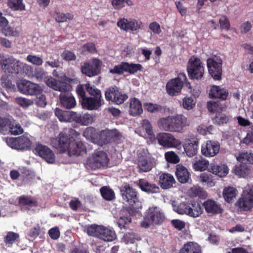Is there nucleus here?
I'll list each match as a JSON object with an SVG mask.
<instances>
[{
  "mask_svg": "<svg viewBox=\"0 0 253 253\" xmlns=\"http://www.w3.org/2000/svg\"><path fill=\"white\" fill-rule=\"evenodd\" d=\"M173 210L179 214H186L187 215L190 203L187 202L178 203L175 201L171 202Z\"/></svg>",
  "mask_w": 253,
  "mask_h": 253,
  "instance_id": "c9c22d12",
  "label": "nucleus"
},
{
  "mask_svg": "<svg viewBox=\"0 0 253 253\" xmlns=\"http://www.w3.org/2000/svg\"><path fill=\"white\" fill-rule=\"evenodd\" d=\"M209 74L215 80H220L222 75V60L220 56H214L207 60Z\"/></svg>",
  "mask_w": 253,
  "mask_h": 253,
  "instance_id": "9d476101",
  "label": "nucleus"
},
{
  "mask_svg": "<svg viewBox=\"0 0 253 253\" xmlns=\"http://www.w3.org/2000/svg\"><path fill=\"white\" fill-rule=\"evenodd\" d=\"M229 95L227 89L218 85H212L209 89V96L211 98H218L225 100Z\"/></svg>",
  "mask_w": 253,
  "mask_h": 253,
  "instance_id": "393cba45",
  "label": "nucleus"
},
{
  "mask_svg": "<svg viewBox=\"0 0 253 253\" xmlns=\"http://www.w3.org/2000/svg\"><path fill=\"white\" fill-rule=\"evenodd\" d=\"M84 86L86 91L90 95L93 96V97H98L102 98L100 91L96 88L94 86H91L90 84H84Z\"/></svg>",
  "mask_w": 253,
  "mask_h": 253,
  "instance_id": "bf43d9fd",
  "label": "nucleus"
},
{
  "mask_svg": "<svg viewBox=\"0 0 253 253\" xmlns=\"http://www.w3.org/2000/svg\"><path fill=\"white\" fill-rule=\"evenodd\" d=\"M110 2L115 9H121L124 7L126 4L129 6L133 5V2L131 0H110Z\"/></svg>",
  "mask_w": 253,
  "mask_h": 253,
  "instance_id": "49530a36",
  "label": "nucleus"
},
{
  "mask_svg": "<svg viewBox=\"0 0 253 253\" xmlns=\"http://www.w3.org/2000/svg\"><path fill=\"white\" fill-rule=\"evenodd\" d=\"M156 139L159 144L166 148H178L181 146V142L180 140L176 138L172 134L166 132H161L157 134Z\"/></svg>",
  "mask_w": 253,
  "mask_h": 253,
  "instance_id": "4468645a",
  "label": "nucleus"
},
{
  "mask_svg": "<svg viewBox=\"0 0 253 253\" xmlns=\"http://www.w3.org/2000/svg\"><path fill=\"white\" fill-rule=\"evenodd\" d=\"M139 135L147 139V143L151 144L156 140L152 125L150 121L145 119L142 121L141 126L139 129Z\"/></svg>",
  "mask_w": 253,
  "mask_h": 253,
  "instance_id": "412c9836",
  "label": "nucleus"
},
{
  "mask_svg": "<svg viewBox=\"0 0 253 253\" xmlns=\"http://www.w3.org/2000/svg\"><path fill=\"white\" fill-rule=\"evenodd\" d=\"M190 125V122L184 115L177 114L172 116V132H182L184 128Z\"/></svg>",
  "mask_w": 253,
  "mask_h": 253,
  "instance_id": "5701e85b",
  "label": "nucleus"
},
{
  "mask_svg": "<svg viewBox=\"0 0 253 253\" xmlns=\"http://www.w3.org/2000/svg\"><path fill=\"white\" fill-rule=\"evenodd\" d=\"M165 218V214L160 208L152 206L146 210L143 220L140 223V225L141 227L147 228L151 225L161 224Z\"/></svg>",
  "mask_w": 253,
  "mask_h": 253,
  "instance_id": "7ed1b4c3",
  "label": "nucleus"
},
{
  "mask_svg": "<svg viewBox=\"0 0 253 253\" xmlns=\"http://www.w3.org/2000/svg\"><path fill=\"white\" fill-rule=\"evenodd\" d=\"M15 101L17 104L23 108H27L33 104L34 103L32 100L23 97H17L15 99Z\"/></svg>",
  "mask_w": 253,
  "mask_h": 253,
  "instance_id": "0e129e2a",
  "label": "nucleus"
},
{
  "mask_svg": "<svg viewBox=\"0 0 253 253\" xmlns=\"http://www.w3.org/2000/svg\"><path fill=\"white\" fill-rule=\"evenodd\" d=\"M187 72L189 76L194 79H200L203 77L205 69L199 58L195 56L190 58L188 63Z\"/></svg>",
  "mask_w": 253,
  "mask_h": 253,
  "instance_id": "1a4fd4ad",
  "label": "nucleus"
},
{
  "mask_svg": "<svg viewBox=\"0 0 253 253\" xmlns=\"http://www.w3.org/2000/svg\"><path fill=\"white\" fill-rule=\"evenodd\" d=\"M165 157L169 163L176 164L180 161L179 157L173 151L166 152L165 154Z\"/></svg>",
  "mask_w": 253,
  "mask_h": 253,
  "instance_id": "13d9d810",
  "label": "nucleus"
},
{
  "mask_svg": "<svg viewBox=\"0 0 253 253\" xmlns=\"http://www.w3.org/2000/svg\"><path fill=\"white\" fill-rule=\"evenodd\" d=\"M199 142L193 139H188L185 140L183 145L184 152L189 157H192L196 155L198 150Z\"/></svg>",
  "mask_w": 253,
  "mask_h": 253,
  "instance_id": "bb28decb",
  "label": "nucleus"
},
{
  "mask_svg": "<svg viewBox=\"0 0 253 253\" xmlns=\"http://www.w3.org/2000/svg\"><path fill=\"white\" fill-rule=\"evenodd\" d=\"M19 90L22 93L28 95H38L42 92V88L38 84L27 80H22L17 83Z\"/></svg>",
  "mask_w": 253,
  "mask_h": 253,
  "instance_id": "2eb2a0df",
  "label": "nucleus"
},
{
  "mask_svg": "<svg viewBox=\"0 0 253 253\" xmlns=\"http://www.w3.org/2000/svg\"><path fill=\"white\" fill-rule=\"evenodd\" d=\"M228 121V117L225 114L218 115L213 119V123L219 125L227 123Z\"/></svg>",
  "mask_w": 253,
  "mask_h": 253,
  "instance_id": "338daca9",
  "label": "nucleus"
},
{
  "mask_svg": "<svg viewBox=\"0 0 253 253\" xmlns=\"http://www.w3.org/2000/svg\"><path fill=\"white\" fill-rule=\"evenodd\" d=\"M209 166V161L202 157L195 158L192 162V167L195 171H203L206 170Z\"/></svg>",
  "mask_w": 253,
  "mask_h": 253,
  "instance_id": "f704fd0d",
  "label": "nucleus"
},
{
  "mask_svg": "<svg viewBox=\"0 0 253 253\" xmlns=\"http://www.w3.org/2000/svg\"><path fill=\"white\" fill-rule=\"evenodd\" d=\"M101 64L102 62L100 60L92 58L81 65V72L89 77L96 76L100 72Z\"/></svg>",
  "mask_w": 253,
  "mask_h": 253,
  "instance_id": "ddd939ff",
  "label": "nucleus"
},
{
  "mask_svg": "<svg viewBox=\"0 0 253 253\" xmlns=\"http://www.w3.org/2000/svg\"><path fill=\"white\" fill-rule=\"evenodd\" d=\"M240 211H247L253 208V186H246L236 203Z\"/></svg>",
  "mask_w": 253,
  "mask_h": 253,
  "instance_id": "423d86ee",
  "label": "nucleus"
},
{
  "mask_svg": "<svg viewBox=\"0 0 253 253\" xmlns=\"http://www.w3.org/2000/svg\"><path fill=\"white\" fill-rule=\"evenodd\" d=\"M11 122V121L8 119L0 117V131L2 133H5L8 131Z\"/></svg>",
  "mask_w": 253,
  "mask_h": 253,
  "instance_id": "69168bd1",
  "label": "nucleus"
},
{
  "mask_svg": "<svg viewBox=\"0 0 253 253\" xmlns=\"http://www.w3.org/2000/svg\"><path fill=\"white\" fill-rule=\"evenodd\" d=\"M139 186L140 189L147 193H155L159 191V187L155 184L149 183L146 180L141 179L139 181Z\"/></svg>",
  "mask_w": 253,
  "mask_h": 253,
  "instance_id": "4c0bfd02",
  "label": "nucleus"
},
{
  "mask_svg": "<svg viewBox=\"0 0 253 253\" xmlns=\"http://www.w3.org/2000/svg\"><path fill=\"white\" fill-rule=\"evenodd\" d=\"M179 253H201V249L197 243L188 242L184 245Z\"/></svg>",
  "mask_w": 253,
  "mask_h": 253,
  "instance_id": "ea45409f",
  "label": "nucleus"
},
{
  "mask_svg": "<svg viewBox=\"0 0 253 253\" xmlns=\"http://www.w3.org/2000/svg\"><path fill=\"white\" fill-rule=\"evenodd\" d=\"M51 15L59 23L66 22L68 19V17L66 14L57 10L51 11Z\"/></svg>",
  "mask_w": 253,
  "mask_h": 253,
  "instance_id": "680f3d73",
  "label": "nucleus"
},
{
  "mask_svg": "<svg viewBox=\"0 0 253 253\" xmlns=\"http://www.w3.org/2000/svg\"><path fill=\"white\" fill-rule=\"evenodd\" d=\"M143 112L140 101L136 98L131 99L129 102V113L131 116H136Z\"/></svg>",
  "mask_w": 253,
  "mask_h": 253,
  "instance_id": "473e14b6",
  "label": "nucleus"
},
{
  "mask_svg": "<svg viewBox=\"0 0 253 253\" xmlns=\"http://www.w3.org/2000/svg\"><path fill=\"white\" fill-rule=\"evenodd\" d=\"M8 130L13 135H18L23 132L21 126L14 121H11Z\"/></svg>",
  "mask_w": 253,
  "mask_h": 253,
  "instance_id": "5fc2aeb1",
  "label": "nucleus"
},
{
  "mask_svg": "<svg viewBox=\"0 0 253 253\" xmlns=\"http://www.w3.org/2000/svg\"><path fill=\"white\" fill-rule=\"evenodd\" d=\"M55 116L62 122H71L74 121L75 112L73 111H63L56 108L54 111Z\"/></svg>",
  "mask_w": 253,
  "mask_h": 253,
  "instance_id": "c756f323",
  "label": "nucleus"
},
{
  "mask_svg": "<svg viewBox=\"0 0 253 253\" xmlns=\"http://www.w3.org/2000/svg\"><path fill=\"white\" fill-rule=\"evenodd\" d=\"M119 136L120 133L116 129L104 130L97 134L95 143L102 146L110 142L112 139H116Z\"/></svg>",
  "mask_w": 253,
  "mask_h": 253,
  "instance_id": "a211bd4d",
  "label": "nucleus"
},
{
  "mask_svg": "<svg viewBox=\"0 0 253 253\" xmlns=\"http://www.w3.org/2000/svg\"><path fill=\"white\" fill-rule=\"evenodd\" d=\"M95 116L88 113L84 114H77L75 112L74 121L82 126H88L94 122Z\"/></svg>",
  "mask_w": 253,
  "mask_h": 253,
  "instance_id": "cd10ccee",
  "label": "nucleus"
},
{
  "mask_svg": "<svg viewBox=\"0 0 253 253\" xmlns=\"http://www.w3.org/2000/svg\"><path fill=\"white\" fill-rule=\"evenodd\" d=\"M240 163L239 165H236L235 167L233 169L234 172L236 175L240 177H245L250 174V168L247 165V162H246V163Z\"/></svg>",
  "mask_w": 253,
  "mask_h": 253,
  "instance_id": "a19ab883",
  "label": "nucleus"
},
{
  "mask_svg": "<svg viewBox=\"0 0 253 253\" xmlns=\"http://www.w3.org/2000/svg\"><path fill=\"white\" fill-rule=\"evenodd\" d=\"M137 165L140 169L143 172L150 171L155 165V161L147 149L140 148L137 151Z\"/></svg>",
  "mask_w": 253,
  "mask_h": 253,
  "instance_id": "6e6552de",
  "label": "nucleus"
},
{
  "mask_svg": "<svg viewBox=\"0 0 253 253\" xmlns=\"http://www.w3.org/2000/svg\"><path fill=\"white\" fill-rule=\"evenodd\" d=\"M175 180L173 176L169 173H164L159 177V184L164 189H169L171 187Z\"/></svg>",
  "mask_w": 253,
  "mask_h": 253,
  "instance_id": "7c9ffc66",
  "label": "nucleus"
},
{
  "mask_svg": "<svg viewBox=\"0 0 253 253\" xmlns=\"http://www.w3.org/2000/svg\"><path fill=\"white\" fill-rule=\"evenodd\" d=\"M53 146L61 152H67L70 156H79L85 153V147L80 141L77 142L74 139L68 138L63 133L51 141Z\"/></svg>",
  "mask_w": 253,
  "mask_h": 253,
  "instance_id": "f03ea898",
  "label": "nucleus"
},
{
  "mask_svg": "<svg viewBox=\"0 0 253 253\" xmlns=\"http://www.w3.org/2000/svg\"><path fill=\"white\" fill-rule=\"evenodd\" d=\"M127 97L126 94L123 93L116 87L109 88L105 92L106 99L117 104H122Z\"/></svg>",
  "mask_w": 253,
  "mask_h": 253,
  "instance_id": "aec40b11",
  "label": "nucleus"
},
{
  "mask_svg": "<svg viewBox=\"0 0 253 253\" xmlns=\"http://www.w3.org/2000/svg\"><path fill=\"white\" fill-rule=\"evenodd\" d=\"M117 26L121 30L126 32H137L143 30L144 28V24L139 19L121 18L118 20Z\"/></svg>",
  "mask_w": 253,
  "mask_h": 253,
  "instance_id": "9b49d317",
  "label": "nucleus"
},
{
  "mask_svg": "<svg viewBox=\"0 0 253 253\" xmlns=\"http://www.w3.org/2000/svg\"><path fill=\"white\" fill-rule=\"evenodd\" d=\"M229 169L226 165L220 164L211 166L210 171L220 177H225L229 173Z\"/></svg>",
  "mask_w": 253,
  "mask_h": 253,
  "instance_id": "2f4dec72",
  "label": "nucleus"
},
{
  "mask_svg": "<svg viewBox=\"0 0 253 253\" xmlns=\"http://www.w3.org/2000/svg\"><path fill=\"white\" fill-rule=\"evenodd\" d=\"M6 142L9 146L18 150L26 149L31 145L30 139L26 136H22L17 138H7Z\"/></svg>",
  "mask_w": 253,
  "mask_h": 253,
  "instance_id": "6ab92c4d",
  "label": "nucleus"
},
{
  "mask_svg": "<svg viewBox=\"0 0 253 253\" xmlns=\"http://www.w3.org/2000/svg\"><path fill=\"white\" fill-rule=\"evenodd\" d=\"M125 71L130 74H134L138 71H141L142 66L140 64L128 63L125 62Z\"/></svg>",
  "mask_w": 253,
  "mask_h": 253,
  "instance_id": "603ef678",
  "label": "nucleus"
},
{
  "mask_svg": "<svg viewBox=\"0 0 253 253\" xmlns=\"http://www.w3.org/2000/svg\"><path fill=\"white\" fill-rule=\"evenodd\" d=\"M203 213V209L201 205L199 202L192 201L190 203L188 216L193 218H197L201 216Z\"/></svg>",
  "mask_w": 253,
  "mask_h": 253,
  "instance_id": "72a5a7b5",
  "label": "nucleus"
},
{
  "mask_svg": "<svg viewBox=\"0 0 253 253\" xmlns=\"http://www.w3.org/2000/svg\"><path fill=\"white\" fill-rule=\"evenodd\" d=\"M85 231L88 235L97 237L104 241L111 242L116 239V234L113 231L102 225L87 226L85 227Z\"/></svg>",
  "mask_w": 253,
  "mask_h": 253,
  "instance_id": "39448f33",
  "label": "nucleus"
},
{
  "mask_svg": "<svg viewBox=\"0 0 253 253\" xmlns=\"http://www.w3.org/2000/svg\"><path fill=\"white\" fill-rule=\"evenodd\" d=\"M219 150L220 145L217 141L207 140L201 145V154L207 158L214 157L219 153Z\"/></svg>",
  "mask_w": 253,
  "mask_h": 253,
  "instance_id": "f3484780",
  "label": "nucleus"
},
{
  "mask_svg": "<svg viewBox=\"0 0 253 253\" xmlns=\"http://www.w3.org/2000/svg\"><path fill=\"white\" fill-rule=\"evenodd\" d=\"M19 238V235L18 233L9 231L4 237V242L6 245H11Z\"/></svg>",
  "mask_w": 253,
  "mask_h": 253,
  "instance_id": "6e6d98bb",
  "label": "nucleus"
},
{
  "mask_svg": "<svg viewBox=\"0 0 253 253\" xmlns=\"http://www.w3.org/2000/svg\"><path fill=\"white\" fill-rule=\"evenodd\" d=\"M149 29L154 35H160L162 33L160 25L157 22H153L149 25Z\"/></svg>",
  "mask_w": 253,
  "mask_h": 253,
  "instance_id": "774afa93",
  "label": "nucleus"
},
{
  "mask_svg": "<svg viewBox=\"0 0 253 253\" xmlns=\"http://www.w3.org/2000/svg\"><path fill=\"white\" fill-rule=\"evenodd\" d=\"M26 60L34 65L40 66L43 64L42 59L37 55H29L26 57Z\"/></svg>",
  "mask_w": 253,
  "mask_h": 253,
  "instance_id": "4d7b16f0",
  "label": "nucleus"
},
{
  "mask_svg": "<svg viewBox=\"0 0 253 253\" xmlns=\"http://www.w3.org/2000/svg\"><path fill=\"white\" fill-rule=\"evenodd\" d=\"M198 179L200 182L208 187H211L214 185L213 176L211 174L202 173L199 176Z\"/></svg>",
  "mask_w": 253,
  "mask_h": 253,
  "instance_id": "79ce46f5",
  "label": "nucleus"
},
{
  "mask_svg": "<svg viewBox=\"0 0 253 253\" xmlns=\"http://www.w3.org/2000/svg\"><path fill=\"white\" fill-rule=\"evenodd\" d=\"M196 103V99L193 98L191 97L186 96L182 99V106L187 110L193 109L195 106Z\"/></svg>",
  "mask_w": 253,
  "mask_h": 253,
  "instance_id": "3c124183",
  "label": "nucleus"
},
{
  "mask_svg": "<svg viewBox=\"0 0 253 253\" xmlns=\"http://www.w3.org/2000/svg\"><path fill=\"white\" fill-rule=\"evenodd\" d=\"M125 71V62L115 66L113 68L109 70V73L113 74H123Z\"/></svg>",
  "mask_w": 253,
  "mask_h": 253,
  "instance_id": "e2e57ef3",
  "label": "nucleus"
},
{
  "mask_svg": "<svg viewBox=\"0 0 253 253\" xmlns=\"http://www.w3.org/2000/svg\"><path fill=\"white\" fill-rule=\"evenodd\" d=\"M236 158L239 163H246L247 162L253 164V153L244 152L237 156Z\"/></svg>",
  "mask_w": 253,
  "mask_h": 253,
  "instance_id": "de8ad7c7",
  "label": "nucleus"
},
{
  "mask_svg": "<svg viewBox=\"0 0 253 253\" xmlns=\"http://www.w3.org/2000/svg\"><path fill=\"white\" fill-rule=\"evenodd\" d=\"M2 33L6 37H17L19 36L20 31L17 28L8 26V25L2 29Z\"/></svg>",
  "mask_w": 253,
  "mask_h": 253,
  "instance_id": "a18cd8bd",
  "label": "nucleus"
},
{
  "mask_svg": "<svg viewBox=\"0 0 253 253\" xmlns=\"http://www.w3.org/2000/svg\"><path fill=\"white\" fill-rule=\"evenodd\" d=\"M120 190L123 200L130 205L133 206L134 204L138 203L136 191L128 184L122 186Z\"/></svg>",
  "mask_w": 253,
  "mask_h": 253,
  "instance_id": "4be33fe9",
  "label": "nucleus"
},
{
  "mask_svg": "<svg viewBox=\"0 0 253 253\" xmlns=\"http://www.w3.org/2000/svg\"><path fill=\"white\" fill-rule=\"evenodd\" d=\"M24 63L16 60L12 56L0 55V66L8 73L22 72Z\"/></svg>",
  "mask_w": 253,
  "mask_h": 253,
  "instance_id": "0eeeda50",
  "label": "nucleus"
},
{
  "mask_svg": "<svg viewBox=\"0 0 253 253\" xmlns=\"http://www.w3.org/2000/svg\"><path fill=\"white\" fill-rule=\"evenodd\" d=\"M219 24L221 30L228 31L230 28V24L226 16L222 15L219 19Z\"/></svg>",
  "mask_w": 253,
  "mask_h": 253,
  "instance_id": "052dcab7",
  "label": "nucleus"
},
{
  "mask_svg": "<svg viewBox=\"0 0 253 253\" xmlns=\"http://www.w3.org/2000/svg\"><path fill=\"white\" fill-rule=\"evenodd\" d=\"M84 108L89 110H97L103 103L101 97H85L81 100Z\"/></svg>",
  "mask_w": 253,
  "mask_h": 253,
  "instance_id": "b1692460",
  "label": "nucleus"
},
{
  "mask_svg": "<svg viewBox=\"0 0 253 253\" xmlns=\"http://www.w3.org/2000/svg\"><path fill=\"white\" fill-rule=\"evenodd\" d=\"M100 192L102 197L108 201L114 199L115 193L114 191L107 186H104L100 189Z\"/></svg>",
  "mask_w": 253,
  "mask_h": 253,
  "instance_id": "8fccbe9b",
  "label": "nucleus"
},
{
  "mask_svg": "<svg viewBox=\"0 0 253 253\" xmlns=\"http://www.w3.org/2000/svg\"><path fill=\"white\" fill-rule=\"evenodd\" d=\"M237 189L232 186H227L223 190V197L225 201L228 203H231L238 195Z\"/></svg>",
  "mask_w": 253,
  "mask_h": 253,
  "instance_id": "58836bf2",
  "label": "nucleus"
},
{
  "mask_svg": "<svg viewBox=\"0 0 253 253\" xmlns=\"http://www.w3.org/2000/svg\"><path fill=\"white\" fill-rule=\"evenodd\" d=\"M203 206L207 213L212 215L221 214L223 212L221 205L213 200L205 201L203 203Z\"/></svg>",
  "mask_w": 253,
  "mask_h": 253,
  "instance_id": "a878e982",
  "label": "nucleus"
},
{
  "mask_svg": "<svg viewBox=\"0 0 253 253\" xmlns=\"http://www.w3.org/2000/svg\"><path fill=\"white\" fill-rule=\"evenodd\" d=\"M187 77L184 73H180L177 77L171 79L166 84L167 93L174 96L179 94L182 88L183 83L186 81Z\"/></svg>",
  "mask_w": 253,
  "mask_h": 253,
  "instance_id": "f8f14e48",
  "label": "nucleus"
},
{
  "mask_svg": "<svg viewBox=\"0 0 253 253\" xmlns=\"http://www.w3.org/2000/svg\"><path fill=\"white\" fill-rule=\"evenodd\" d=\"M175 175L178 180L182 183L187 182L190 178V173L187 169L181 164L176 166Z\"/></svg>",
  "mask_w": 253,
  "mask_h": 253,
  "instance_id": "c85d7f7f",
  "label": "nucleus"
},
{
  "mask_svg": "<svg viewBox=\"0 0 253 253\" xmlns=\"http://www.w3.org/2000/svg\"><path fill=\"white\" fill-rule=\"evenodd\" d=\"M73 80V79L64 76L60 78L59 81L50 77L45 81L46 84L49 87L62 92L59 96L60 102L63 106L67 109L73 108L76 104L75 98L68 92L65 93L71 89V86L68 83Z\"/></svg>",
  "mask_w": 253,
  "mask_h": 253,
  "instance_id": "f257e3e1",
  "label": "nucleus"
},
{
  "mask_svg": "<svg viewBox=\"0 0 253 253\" xmlns=\"http://www.w3.org/2000/svg\"><path fill=\"white\" fill-rule=\"evenodd\" d=\"M143 107L146 111L151 113L158 112L162 109V107L160 105L151 102H146L144 103Z\"/></svg>",
  "mask_w": 253,
  "mask_h": 253,
  "instance_id": "09e8293b",
  "label": "nucleus"
},
{
  "mask_svg": "<svg viewBox=\"0 0 253 253\" xmlns=\"http://www.w3.org/2000/svg\"><path fill=\"white\" fill-rule=\"evenodd\" d=\"M109 159L107 154L101 150L95 151L87 159L86 168L94 170L104 169L107 167Z\"/></svg>",
  "mask_w": 253,
  "mask_h": 253,
  "instance_id": "20e7f679",
  "label": "nucleus"
},
{
  "mask_svg": "<svg viewBox=\"0 0 253 253\" xmlns=\"http://www.w3.org/2000/svg\"><path fill=\"white\" fill-rule=\"evenodd\" d=\"M98 133H96V130L92 127L86 128L84 132V136L88 140L95 143V139Z\"/></svg>",
  "mask_w": 253,
  "mask_h": 253,
  "instance_id": "864d4df0",
  "label": "nucleus"
},
{
  "mask_svg": "<svg viewBox=\"0 0 253 253\" xmlns=\"http://www.w3.org/2000/svg\"><path fill=\"white\" fill-rule=\"evenodd\" d=\"M33 152L48 164H52L55 162V154L46 146L40 144H37L33 149Z\"/></svg>",
  "mask_w": 253,
  "mask_h": 253,
  "instance_id": "dca6fc26",
  "label": "nucleus"
},
{
  "mask_svg": "<svg viewBox=\"0 0 253 253\" xmlns=\"http://www.w3.org/2000/svg\"><path fill=\"white\" fill-rule=\"evenodd\" d=\"M158 126L161 130L172 132V116L159 119Z\"/></svg>",
  "mask_w": 253,
  "mask_h": 253,
  "instance_id": "e433bc0d",
  "label": "nucleus"
},
{
  "mask_svg": "<svg viewBox=\"0 0 253 253\" xmlns=\"http://www.w3.org/2000/svg\"><path fill=\"white\" fill-rule=\"evenodd\" d=\"M8 6L13 10L23 11L25 10V5L23 0H8Z\"/></svg>",
  "mask_w": 253,
  "mask_h": 253,
  "instance_id": "c03bdc74",
  "label": "nucleus"
},
{
  "mask_svg": "<svg viewBox=\"0 0 253 253\" xmlns=\"http://www.w3.org/2000/svg\"><path fill=\"white\" fill-rule=\"evenodd\" d=\"M19 204L21 206L28 208L37 205L36 201L34 198L25 196H21L19 198Z\"/></svg>",
  "mask_w": 253,
  "mask_h": 253,
  "instance_id": "37998d69",
  "label": "nucleus"
}]
</instances>
